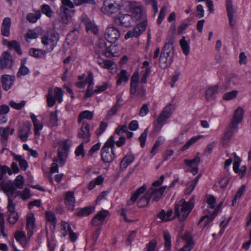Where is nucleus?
Wrapping results in <instances>:
<instances>
[{
	"label": "nucleus",
	"instance_id": "nucleus-1",
	"mask_svg": "<svg viewBox=\"0 0 251 251\" xmlns=\"http://www.w3.org/2000/svg\"><path fill=\"white\" fill-rule=\"evenodd\" d=\"M194 197H192L188 201L182 199L176 203L174 218H177L180 222L185 221L194 207Z\"/></svg>",
	"mask_w": 251,
	"mask_h": 251
},
{
	"label": "nucleus",
	"instance_id": "nucleus-2",
	"mask_svg": "<svg viewBox=\"0 0 251 251\" xmlns=\"http://www.w3.org/2000/svg\"><path fill=\"white\" fill-rule=\"evenodd\" d=\"M244 110L241 107L237 108L234 112L230 125L226 128L223 138V145H226L235 133L238 124L241 122L244 115Z\"/></svg>",
	"mask_w": 251,
	"mask_h": 251
},
{
	"label": "nucleus",
	"instance_id": "nucleus-3",
	"mask_svg": "<svg viewBox=\"0 0 251 251\" xmlns=\"http://www.w3.org/2000/svg\"><path fill=\"white\" fill-rule=\"evenodd\" d=\"M175 108L174 104L169 103L163 109L157 120L156 123H154V128L156 130L159 131L161 129L164 125V122L171 117Z\"/></svg>",
	"mask_w": 251,
	"mask_h": 251
},
{
	"label": "nucleus",
	"instance_id": "nucleus-4",
	"mask_svg": "<svg viewBox=\"0 0 251 251\" xmlns=\"http://www.w3.org/2000/svg\"><path fill=\"white\" fill-rule=\"evenodd\" d=\"M98 47L100 48L99 51L107 57L117 56L120 53V49L117 45L111 44L107 47L103 40L99 41Z\"/></svg>",
	"mask_w": 251,
	"mask_h": 251
},
{
	"label": "nucleus",
	"instance_id": "nucleus-5",
	"mask_svg": "<svg viewBox=\"0 0 251 251\" xmlns=\"http://www.w3.org/2000/svg\"><path fill=\"white\" fill-rule=\"evenodd\" d=\"M62 5L60 7V17L63 23L69 24L71 20L72 17L70 14V9L75 7V3L71 0H62Z\"/></svg>",
	"mask_w": 251,
	"mask_h": 251
},
{
	"label": "nucleus",
	"instance_id": "nucleus-6",
	"mask_svg": "<svg viewBox=\"0 0 251 251\" xmlns=\"http://www.w3.org/2000/svg\"><path fill=\"white\" fill-rule=\"evenodd\" d=\"M59 36L57 33L53 32L50 34H45L42 37L41 42L45 46H49L50 48L48 49L47 52L52 51L59 40Z\"/></svg>",
	"mask_w": 251,
	"mask_h": 251
},
{
	"label": "nucleus",
	"instance_id": "nucleus-7",
	"mask_svg": "<svg viewBox=\"0 0 251 251\" xmlns=\"http://www.w3.org/2000/svg\"><path fill=\"white\" fill-rule=\"evenodd\" d=\"M62 97L63 91L61 89L56 87L54 90V96H53V90L51 88H50L46 96L48 105L52 107L55 103L56 100L61 103L62 101Z\"/></svg>",
	"mask_w": 251,
	"mask_h": 251
},
{
	"label": "nucleus",
	"instance_id": "nucleus-8",
	"mask_svg": "<svg viewBox=\"0 0 251 251\" xmlns=\"http://www.w3.org/2000/svg\"><path fill=\"white\" fill-rule=\"evenodd\" d=\"M121 31L112 25H109L105 30V39L109 43H113L120 38Z\"/></svg>",
	"mask_w": 251,
	"mask_h": 251
},
{
	"label": "nucleus",
	"instance_id": "nucleus-9",
	"mask_svg": "<svg viewBox=\"0 0 251 251\" xmlns=\"http://www.w3.org/2000/svg\"><path fill=\"white\" fill-rule=\"evenodd\" d=\"M148 22L147 18H144L143 20L134 27L132 30L128 31L125 35L126 40L133 37L139 36L144 32L147 26Z\"/></svg>",
	"mask_w": 251,
	"mask_h": 251
},
{
	"label": "nucleus",
	"instance_id": "nucleus-10",
	"mask_svg": "<svg viewBox=\"0 0 251 251\" xmlns=\"http://www.w3.org/2000/svg\"><path fill=\"white\" fill-rule=\"evenodd\" d=\"M120 9V5L116 2L115 0H105L102 8V12L108 15L117 13Z\"/></svg>",
	"mask_w": 251,
	"mask_h": 251
},
{
	"label": "nucleus",
	"instance_id": "nucleus-11",
	"mask_svg": "<svg viewBox=\"0 0 251 251\" xmlns=\"http://www.w3.org/2000/svg\"><path fill=\"white\" fill-rule=\"evenodd\" d=\"M166 189V186H162L159 188H154L151 187L146 192L151 199L152 198L153 201H158L162 197Z\"/></svg>",
	"mask_w": 251,
	"mask_h": 251
},
{
	"label": "nucleus",
	"instance_id": "nucleus-12",
	"mask_svg": "<svg viewBox=\"0 0 251 251\" xmlns=\"http://www.w3.org/2000/svg\"><path fill=\"white\" fill-rule=\"evenodd\" d=\"M90 136L89 125L88 123L83 122L78 131V137L82 139V143H86L90 141Z\"/></svg>",
	"mask_w": 251,
	"mask_h": 251
},
{
	"label": "nucleus",
	"instance_id": "nucleus-13",
	"mask_svg": "<svg viewBox=\"0 0 251 251\" xmlns=\"http://www.w3.org/2000/svg\"><path fill=\"white\" fill-rule=\"evenodd\" d=\"M173 57L172 52H163L161 51L159 60L160 67L163 69L168 67L173 61Z\"/></svg>",
	"mask_w": 251,
	"mask_h": 251
},
{
	"label": "nucleus",
	"instance_id": "nucleus-14",
	"mask_svg": "<svg viewBox=\"0 0 251 251\" xmlns=\"http://www.w3.org/2000/svg\"><path fill=\"white\" fill-rule=\"evenodd\" d=\"M81 21L85 25L86 30L87 32L96 34L98 32V28L95 24L91 21L85 14L81 15Z\"/></svg>",
	"mask_w": 251,
	"mask_h": 251
},
{
	"label": "nucleus",
	"instance_id": "nucleus-15",
	"mask_svg": "<svg viewBox=\"0 0 251 251\" xmlns=\"http://www.w3.org/2000/svg\"><path fill=\"white\" fill-rule=\"evenodd\" d=\"M31 125L28 122L25 123L18 130L19 137L23 142H25L29 137V133L31 131Z\"/></svg>",
	"mask_w": 251,
	"mask_h": 251
},
{
	"label": "nucleus",
	"instance_id": "nucleus-16",
	"mask_svg": "<svg viewBox=\"0 0 251 251\" xmlns=\"http://www.w3.org/2000/svg\"><path fill=\"white\" fill-rule=\"evenodd\" d=\"M15 81L14 75H2L1 78L2 87L5 91H8L14 85Z\"/></svg>",
	"mask_w": 251,
	"mask_h": 251
},
{
	"label": "nucleus",
	"instance_id": "nucleus-17",
	"mask_svg": "<svg viewBox=\"0 0 251 251\" xmlns=\"http://www.w3.org/2000/svg\"><path fill=\"white\" fill-rule=\"evenodd\" d=\"M13 65V60L11 55L5 52L3 53L0 59V66L3 69H10Z\"/></svg>",
	"mask_w": 251,
	"mask_h": 251
},
{
	"label": "nucleus",
	"instance_id": "nucleus-18",
	"mask_svg": "<svg viewBox=\"0 0 251 251\" xmlns=\"http://www.w3.org/2000/svg\"><path fill=\"white\" fill-rule=\"evenodd\" d=\"M101 157L104 163H111L115 157L114 150H105V148H102L101 150Z\"/></svg>",
	"mask_w": 251,
	"mask_h": 251
},
{
	"label": "nucleus",
	"instance_id": "nucleus-19",
	"mask_svg": "<svg viewBox=\"0 0 251 251\" xmlns=\"http://www.w3.org/2000/svg\"><path fill=\"white\" fill-rule=\"evenodd\" d=\"M75 200L74 192L68 191L65 193L64 203L67 209L74 210L75 206Z\"/></svg>",
	"mask_w": 251,
	"mask_h": 251
},
{
	"label": "nucleus",
	"instance_id": "nucleus-20",
	"mask_svg": "<svg viewBox=\"0 0 251 251\" xmlns=\"http://www.w3.org/2000/svg\"><path fill=\"white\" fill-rule=\"evenodd\" d=\"M132 18L129 14H125L115 18L114 21L118 24L125 27H128L131 25Z\"/></svg>",
	"mask_w": 251,
	"mask_h": 251
},
{
	"label": "nucleus",
	"instance_id": "nucleus-21",
	"mask_svg": "<svg viewBox=\"0 0 251 251\" xmlns=\"http://www.w3.org/2000/svg\"><path fill=\"white\" fill-rule=\"evenodd\" d=\"M108 214V211L107 210H102L99 212L93 218L92 220V225L94 226H100L103 222Z\"/></svg>",
	"mask_w": 251,
	"mask_h": 251
},
{
	"label": "nucleus",
	"instance_id": "nucleus-22",
	"mask_svg": "<svg viewBox=\"0 0 251 251\" xmlns=\"http://www.w3.org/2000/svg\"><path fill=\"white\" fill-rule=\"evenodd\" d=\"M11 25V19L9 17L4 18L2 21L1 27V33L2 36H9Z\"/></svg>",
	"mask_w": 251,
	"mask_h": 251
},
{
	"label": "nucleus",
	"instance_id": "nucleus-23",
	"mask_svg": "<svg viewBox=\"0 0 251 251\" xmlns=\"http://www.w3.org/2000/svg\"><path fill=\"white\" fill-rule=\"evenodd\" d=\"M35 226V218L33 214H30L26 218L27 235L30 238L33 234Z\"/></svg>",
	"mask_w": 251,
	"mask_h": 251
},
{
	"label": "nucleus",
	"instance_id": "nucleus-24",
	"mask_svg": "<svg viewBox=\"0 0 251 251\" xmlns=\"http://www.w3.org/2000/svg\"><path fill=\"white\" fill-rule=\"evenodd\" d=\"M11 204H10L9 206H7V209L9 212L8 215V221L10 224L14 225L19 219V215L15 211V206H12Z\"/></svg>",
	"mask_w": 251,
	"mask_h": 251
},
{
	"label": "nucleus",
	"instance_id": "nucleus-25",
	"mask_svg": "<svg viewBox=\"0 0 251 251\" xmlns=\"http://www.w3.org/2000/svg\"><path fill=\"white\" fill-rule=\"evenodd\" d=\"M87 81L88 82V86L85 91V97L88 98L92 96L93 94L95 93L92 87L94 85V77L93 74L91 72L88 73L87 76Z\"/></svg>",
	"mask_w": 251,
	"mask_h": 251
},
{
	"label": "nucleus",
	"instance_id": "nucleus-26",
	"mask_svg": "<svg viewBox=\"0 0 251 251\" xmlns=\"http://www.w3.org/2000/svg\"><path fill=\"white\" fill-rule=\"evenodd\" d=\"M139 83V74L138 72H135L133 74L130 81V94L131 95H134L137 91V88Z\"/></svg>",
	"mask_w": 251,
	"mask_h": 251
},
{
	"label": "nucleus",
	"instance_id": "nucleus-27",
	"mask_svg": "<svg viewBox=\"0 0 251 251\" xmlns=\"http://www.w3.org/2000/svg\"><path fill=\"white\" fill-rule=\"evenodd\" d=\"M182 239L186 243V244L182 248L185 251H190L195 245L192 237L189 233L186 232L183 236Z\"/></svg>",
	"mask_w": 251,
	"mask_h": 251
},
{
	"label": "nucleus",
	"instance_id": "nucleus-28",
	"mask_svg": "<svg viewBox=\"0 0 251 251\" xmlns=\"http://www.w3.org/2000/svg\"><path fill=\"white\" fill-rule=\"evenodd\" d=\"M220 86L216 85L208 88L205 93V97L208 100H211L216 98V95L218 93Z\"/></svg>",
	"mask_w": 251,
	"mask_h": 251
},
{
	"label": "nucleus",
	"instance_id": "nucleus-29",
	"mask_svg": "<svg viewBox=\"0 0 251 251\" xmlns=\"http://www.w3.org/2000/svg\"><path fill=\"white\" fill-rule=\"evenodd\" d=\"M130 75L128 74L127 72L125 70H122L116 76L117 85H120L123 83H126L129 78Z\"/></svg>",
	"mask_w": 251,
	"mask_h": 251
},
{
	"label": "nucleus",
	"instance_id": "nucleus-30",
	"mask_svg": "<svg viewBox=\"0 0 251 251\" xmlns=\"http://www.w3.org/2000/svg\"><path fill=\"white\" fill-rule=\"evenodd\" d=\"M147 187L146 184L139 188L132 195L130 199L127 201V204L128 205H132L134 202L136 201L139 196L144 193L146 190Z\"/></svg>",
	"mask_w": 251,
	"mask_h": 251
},
{
	"label": "nucleus",
	"instance_id": "nucleus-31",
	"mask_svg": "<svg viewBox=\"0 0 251 251\" xmlns=\"http://www.w3.org/2000/svg\"><path fill=\"white\" fill-rule=\"evenodd\" d=\"M0 190H1L5 193L15 192L16 190L13 182L11 181L5 183L2 179L0 182Z\"/></svg>",
	"mask_w": 251,
	"mask_h": 251
},
{
	"label": "nucleus",
	"instance_id": "nucleus-32",
	"mask_svg": "<svg viewBox=\"0 0 251 251\" xmlns=\"http://www.w3.org/2000/svg\"><path fill=\"white\" fill-rule=\"evenodd\" d=\"M26 61L27 59L26 58H23L21 59L20 67L17 74L18 77H20L22 75H25L29 74V70L25 66Z\"/></svg>",
	"mask_w": 251,
	"mask_h": 251
},
{
	"label": "nucleus",
	"instance_id": "nucleus-33",
	"mask_svg": "<svg viewBox=\"0 0 251 251\" xmlns=\"http://www.w3.org/2000/svg\"><path fill=\"white\" fill-rule=\"evenodd\" d=\"M30 118L33 124L34 134L36 136H39L40 131L42 129L43 126L33 114L30 115Z\"/></svg>",
	"mask_w": 251,
	"mask_h": 251
},
{
	"label": "nucleus",
	"instance_id": "nucleus-34",
	"mask_svg": "<svg viewBox=\"0 0 251 251\" xmlns=\"http://www.w3.org/2000/svg\"><path fill=\"white\" fill-rule=\"evenodd\" d=\"M218 213L217 208H215L213 211L210 215H206L200 219L199 223L204 222V226H206L210 222H211L216 216Z\"/></svg>",
	"mask_w": 251,
	"mask_h": 251
},
{
	"label": "nucleus",
	"instance_id": "nucleus-35",
	"mask_svg": "<svg viewBox=\"0 0 251 251\" xmlns=\"http://www.w3.org/2000/svg\"><path fill=\"white\" fill-rule=\"evenodd\" d=\"M134 160V157L132 154H127L121 160L120 166L121 169L125 170L129 165L132 163Z\"/></svg>",
	"mask_w": 251,
	"mask_h": 251
},
{
	"label": "nucleus",
	"instance_id": "nucleus-36",
	"mask_svg": "<svg viewBox=\"0 0 251 251\" xmlns=\"http://www.w3.org/2000/svg\"><path fill=\"white\" fill-rule=\"evenodd\" d=\"M47 50H42L35 48H31L29 51L30 55L37 58H42L45 56Z\"/></svg>",
	"mask_w": 251,
	"mask_h": 251
},
{
	"label": "nucleus",
	"instance_id": "nucleus-37",
	"mask_svg": "<svg viewBox=\"0 0 251 251\" xmlns=\"http://www.w3.org/2000/svg\"><path fill=\"white\" fill-rule=\"evenodd\" d=\"M235 85V83L232 78H227L226 79L224 84L223 85L219 86V91L223 93L226 90L231 88Z\"/></svg>",
	"mask_w": 251,
	"mask_h": 251
},
{
	"label": "nucleus",
	"instance_id": "nucleus-38",
	"mask_svg": "<svg viewBox=\"0 0 251 251\" xmlns=\"http://www.w3.org/2000/svg\"><path fill=\"white\" fill-rule=\"evenodd\" d=\"M10 127H0V135L2 144L6 143L8 139Z\"/></svg>",
	"mask_w": 251,
	"mask_h": 251
},
{
	"label": "nucleus",
	"instance_id": "nucleus-39",
	"mask_svg": "<svg viewBox=\"0 0 251 251\" xmlns=\"http://www.w3.org/2000/svg\"><path fill=\"white\" fill-rule=\"evenodd\" d=\"M94 210L95 208L92 206L85 207L76 212V214L79 216H87L91 214Z\"/></svg>",
	"mask_w": 251,
	"mask_h": 251
},
{
	"label": "nucleus",
	"instance_id": "nucleus-40",
	"mask_svg": "<svg viewBox=\"0 0 251 251\" xmlns=\"http://www.w3.org/2000/svg\"><path fill=\"white\" fill-rule=\"evenodd\" d=\"M94 114L92 112L85 110L80 113L78 118V123H80L82 120L86 119L91 120L93 118Z\"/></svg>",
	"mask_w": 251,
	"mask_h": 251
},
{
	"label": "nucleus",
	"instance_id": "nucleus-41",
	"mask_svg": "<svg viewBox=\"0 0 251 251\" xmlns=\"http://www.w3.org/2000/svg\"><path fill=\"white\" fill-rule=\"evenodd\" d=\"M46 219L54 228L57 222L56 218L54 213L50 211L46 212Z\"/></svg>",
	"mask_w": 251,
	"mask_h": 251
},
{
	"label": "nucleus",
	"instance_id": "nucleus-42",
	"mask_svg": "<svg viewBox=\"0 0 251 251\" xmlns=\"http://www.w3.org/2000/svg\"><path fill=\"white\" fill-rule=\"evenodd\" d=\"M41 16V12L37 10L34 13H28L26 16V19L31 23H35L40 18Z\"/></svg>",
	"mask_w": 251,
	"mask_h": 251
},
{
	"label": "nucleus",
	"instance_id": "nucleus-43",
	"mask_svg": "<svg viewBox=\"0 0 251 251\" xmlns=\"http://www.w3.org/2000/svg\"><path fill=\"white\" fill-rule=\"evenodd\" d=\"M179 44L183 53L185 55H188L190 52L189 44L186 40L184 36H183L182 39L180 40Z\"/></svg>",
	"mask_w": 251,
	"mask_h": 251
},
{
	"label": "nucleus",
	"instance_id": "nucleus-44",
	"mask_svg": "<svg viewBox=\"0 0 251 251\" xmlns=\"http://www.w3.org/2000/svg\"><path fill=\"white\" fill-rule=\"evenodd\" d=\"M8 47L9 49H14L18 54H22L20 45L17 41L12 40L8 42Z\"/></svg>",
	"mask_w": 251,
	"mask_h": 251
},
{
	"label": "nucleus",
	"instance_id": "nucleus-45",
	"mask_svg": "<svg viewBox=\"0 0 251 251\" xmlns=\"http://www.w3.org/2000/svg\"><path fill=\"white\" fill-rule=\"evenodd\" d=\"M97 62L101 67L104 69H110L113 65L112 61L104 60L100 57L97 58Z\"/></svg>",
	"mask_w": 251,
	"mask_h": 251
},
{
	"label": "nucleus",
	"instance_id": "nucleus-46",
	"mask_svg": "<svg viewBox=\"0 0 251 251\" xmlns=\"http://www.w3.org/2000/svg\"><path fill=\"white\" fill-rule=\"evenodd\" d=\"M163 238L164 240V246L166 250H169L171 249V237L170 234L167 230L163 232Z\"/></svg>",
	"mask_w": 251,
	"mask_h": 251
},
{
	"label": "nucleus",
	"instance_id": "nucleus-47",
	"mask_svg": "<svg viewBox=\"0 0 251 251\" xmlns=\"http://www.w3.org/2000/svg\"><path fill=\"white\" fill-rule=\"evenodd\" d=\"M14 157L16 161L19 162L21 169L24 171L26 170L28 166L27 161L21 155H14Z\"/></svg>",
	"mask_w": 251,
	"mask_h": 251
},
{
	"label": "nucleus",
	"instance_id": "nucleus-48",
	"mask_svg": "<svg viewBox=\"0 0 251 251\" xmlns=\"http://www.w3.org/2000/svg\"><path fill=\"white\" fill-rule=\"evenodd\" d=\"M174 40L173 39H170V40L166 43L163 47V48L162 50V52H172V56H174Z\"/></svg>",
	"mask_w": 251,
	"mask_h": 251
},
{
	"label": "nucleus",
	"instance_id": "nucleus-49",
	"mask_svg": "<svg viewBox=\"0 0 251 251\" xmlns=\"http://www.w3.org/2000/svg\"><path fill=\"white\" fill-rule=\"evenodd\" d=\"M199 153H197V156L194 157V159L192 160H188L185 159L184 163L185 164L191 167L193 166L198 167V165L200 164V158L199 156Z\"/></svg>",
	"mask_w": 251,
	"mask_h": 251
},
{
	"label": "nucleus",
	"instance_id": "nucleus-50",
	"mask_svg": "<svg viewBox=\"0 0 251 251\" xmlns=\"http://www.w3.org/2000/svg\"><path fill=\"white\" fill-rule=\"evenodd\" d=\"M149 194L146 193L145 195L137 202V205L139 207H144L149 203L150 198L148 196Z\"/></svg>",
	"mask_w": 251,
	"mask_h": 251
},
{
	"label": "nucleus",
	"instance_id": "nucleus-51",
	"mask_svg": "<svg viewBox=\"0 0 251 251\" xmlns=\"http://www.w3.org/2000/svg\"><path fill=\"white\" fill-rule=\"evenodd\" d=\"M41 10L43 14L46 15L48 17H51L54 12L50 8V6L48 4H43L41 6Z\"/></svg>",
	"mask_w": 251,
	"mask_h": 251
},
{
	"label": "nucleus",
	"instance_id": "nucleus-52",
	"mask_svg": "<svg viewBox=\"0 0 251 251\" xmlns=\"http://www.w3.org/2000/svg\"><path fill=\"white\" fill-rule=\"evenodd\" d=\"M14 186L18 189H22L24 186V177L22 175H18L15 179L14 182Z\"/></svg>",
	"mask_w": 251,
	"mask_h": 251
},
{
	"label": "nucleus",
	"instance_id": "nucleus-53",
	"mask_svg": "<svg viewBox=\"0 0 251 251\" xmlns=\"http://www.w3.org/2000/svg\"><path fill=\"white\" fill-rule=\"evenodd\" d=\"M238 94L237 90H233L226 93L223 96V99L225 100H229L236 98Z\"/></svg>",
	"mask_w": 251,
	"mask_h": 251
},
{
	"label": "nucleus",
	"instance_id": "nucleus-54",
	"mask_svg": "<svg viewBox=\"0 0 251 251\" xmlns=\"http://www.w3.org/2000/svg\"><path fill=\"white\" fill-rule=\"evenodd\" d=\"M114 143L115 141L114 139V136H111L109 137V138L108 139V140L105 143L104 146L102 147V148H105V150H110V148H111L110 150H114L115 148L114 147Z\"/></svg>",
	"mask_w": 251,
	"mask_h": 251
},
{
	"label": "nucleus",
	"instance_id": "nucleus-55",
	"mask_svg": "<svg viewBox=\"0 0 251 251\" xmlns=\"http://www.w3.org/2000/svg\"><path fill=\"white\" fill-rule=\"evenodd\" d=\"M61 225L62 226L61 230L63 231V232H62V235L63 237H65L66 236L67 232H69L72 229L71 228L70 224L65 221H62L61 222Z\"/></svg>",
	"mask_w": 251,
	"mask_h": 251
},
{
	"label": "nucleus",
	"instance_id": "nucleus-56",
	"mask_svg": "<svg viewBox=\"0 0 251 251\" xmlns=\"http://www.w3.org/2000/svg\"><path fill=\"white\" fill-rule=\"evenodd\" d=\"M245 185H242L238 190L234 198L232 200V204L234 205L238 199H240L245 190Z\"/></svg>",
	"mask_w": 251,
	"mask_h": 251
},
{
	"label": "nucleus",
	"instance_id": "nucleus-57",
	"mask_svg": "<svg viewBox=\"0 0 251 251\" xmlns=\"http://www.w3.org/2000/svg\"><path fill=\"white\" fill-rule=\"evenodd\" d=\"M50 122L52 126H57L58 119L57 115V111L51 112L50 113Z\"/></svg>",
	"mask_w": 251,
	"mask_h": 251
},
{
	"label": "nucleus",
	"instance_id": "nucleus-58",
	"mask_svg": "<svg viewBox=\"0 0 251 251\" xmlns=\"http://www.w3.org/2000/svg\"><path fill=\"white\" fill-rule=\"evenodd\" d=\"M148 133V128H147L139 137V141L140 142V145L142 148H144L145 146Z\"/></svg>",
	"mask_w": 251,
	"mask_h": 251
},
{
	"label": "nucleus",
	"instance_id": "nucleus-59",
	"mask_svg": "<svg viewBox=\"0 0 251 251\" xmlns=\"http://www.w3.org/2000/svg\"><path fill=\"white\" fill-rule=\"evenodd\" d=\"M200 138V136H195L188 140L185 144L182 147V151H184L189 148V147L197 142Z\"/></svg>",
	"mask_w": 251,
	"mask_h": 251
},
{
	"label": "nucleus",
	"instance_id": "nucleus-60",
	"mask_svg": "<svg viewBox=\"0 0 251 251\" xmlns=\"http://www.w3.org/2000/svg\"><path fill=\"white\" fill-rule=\"evenodd\" d=\"M11 107L17 110L22 109L25 104V101L22 100L20 103H16L13 100H11L9 103Z\"/></svg>",
	"mask_w": 251,
	"mask_h": 251
},
{
	"label": "nucleus",
	"instance_id": "nucleus-61",
	"mask_svg": "<svg viewBox=\"0 0 251 251\" xmlns=\"http://www.w3.org/2000/svg\"><path fill=\"white\" fill-rule=\"evenodd\" d=\"M234 161L233 163V170L235 173L239 172L240 165L241 163V159L237 156L235 153H234Z\"/></svg>",
	"mask_w": 251,
	"mask_h": 251
},
{
	"label": "nucleus",
	"instance_id": "nucleus-62",
	"mask_svg": "<svg viewBox=\"0 0 251 251\" xmlns=\"http://www.w3.org/2000/svg\"><path fill=\"white\" fill-rule=\"evenodd\" d=\"M128 128L126 125H119L115 129V133L119 136H124L123 133L127 132Z\"/></svg>",
	"mask_w": 251,
	"mask_h": 251
},
{
	"label": "nucleus",
	"instance_id": "nucleus-63",
	"mask_svg": "<svg viewBox=\"0 0 251 251\" xmlns=\"http://www.w3.org/2000/svg\"><path fill=\"white\" fill-rule=\"evenodd\" d=\"M139 99H144L146 96V89L144 86L138 87L135 95Z\"/></svg>",
	"mask_w": 251,
	"mask_h": 251
},
{
	"label": "nucleus",
	"instance_id": "nucleus-64",
	"mask_svg": "<svg viewBox=\"0 0 251 251\" xmlns=\"http://www.w3.org/2000/svg\"><path fill=\"white\" fill-rule=\"evenodd\" d=\"M157 243L156 240H152L148 244L144 249V251H154L156 247Z\"/></svg>",
	"mask_w": 251,
	"mask_h": 251
}]
</instances>
